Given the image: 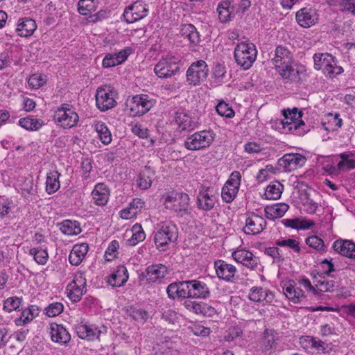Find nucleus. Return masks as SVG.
Wrapping results in <instances>:
<instances>
[{"label": "nucleus", "instance_id": "f257e3e1", "mask_svg": "<svg viewBox=\"0 0 355 355\" xmlns=\"http://www.w3.org/2000/svg\"><path fill=\"white\" fill-rule=\"evenodd\" d=\"M271 63L278 74L284 79L295 80L298 71L293 67V53L284 46L276 47L271 56Z\"/></svg>", "mask_w": 355, "mask_h": 355}, {"label": "nucleus", "instance_id": "f03ea898", "mask_svg": "<svg viewBox=\"0 0 355 355\" xmlns=\"http://www.w3.org/2000/svg\"><path fill=\"white\" fill-rule=\"evenodd\" d=\"M178 236V228L175 224L162 222L154 232V242L158 249L165 250L171 243L177 240Z\"/></svg>", "mask_w": 355, "mask_h": 355}, {"label": "nucleus", "instance_id": "7ed1b4c3", "mask_svg": "<svg viewBox=\"0 0 355 355\" xmlns=\"http://www.w3.org/2000/svg\"><path fill=\"white\" fill-rule=\"evenodd\" d=\"M189 196L184 192L171 191L163 196V204L166 209L183 216L188 214L189 207Z\"/></svg>", "mask_w": 355, "mask_h": 355}, {"label": "nucleus", "instance_id": "20e7f679", "mask_svg": "<svg viewBox=\"0 0 355 355\" xmlns=\"http://www.w3.org/2000/svg\"><path fill=\"white\" fill-rule=\"evenodd\" d=\"M284 119L282 121L283 129L295 135H304L306 132V126L302 121V112L298 111L297 108L283 110Z\"/></svg>", "mask_w": 355, "mask_h": 355}, {"label": "nucleus", "instance_id": "39448f33", "mask_svg": "<svg viewBox=\"0 0 355 355\" xmlns=\"http://www.w3.org/2000/svg\"><path fill=\"white\" fill-rule=\"evenodd\" d=\"M53 120L58 126L69 129L77 125L79 116L71 105L64 103L55 111Z\"/></svg>", "mask_w": 355, "mask_h": 355}, {"label": "nucleus", "instance_id": "423d86ee", "mask_svg": "<svg viewBox=\"0 0 355 355\" xmlns=\"http://www.w3.org/2000/svg\"><path fill=\"white\" fill-rule=\"evenodd\" d=\"M297 284L315 295H319V293L331 292L335 287L334 281L329 280L321 275H318V276L315 275L313 277V284H312L311 281L306 277L299 279Z\"/></svg>", "mask_w": 355, "mask_h": 355}, {"label": "nucleus", "instance_id": "0eeeda50", "mask_svg": "<svg viewBox=\"0 0 355 355\" xmlns=\"http://www.w3.org/2000/svg\"><path fill=\"white\" fill-rule=\"evenodd\" d=\"M257 58V50L252 43L241 42L234 49V58L238 65L243 69H248Z\"/></svg>", "mask_w": 355, "mask_h": 355}, {"label": "nucleus", "instance_id": "6e6552de", "mask_svg": "<svg viewBox=\"0 0 355 355\" xmlns=\"http://www.w3.org/2000/svg\"><path fill=\"white\" fill-rule=\"evenodd\" d=\"M214 133L210 130H201L188 137L184 143L189 150H199L210 146L214 139Z\"/></svg>", "mask_w": 355, "mask_h": 355}, {"label": "nucleus", "instance_id": "1a4fd4ad", "mask_svg": "<svg viewBox=\"0 0 355 355\" xmlns=\"http://www.w3.org/2000/svg\"><path fill=\"white\" fill-rule=\"evenodd\" d=\"M180 60L171 55L162 58L154 67L155 74L161 78H168L179 71Z\"/></svg>", "mask_w": 355, "mask_h": 355}, {"label": "nucleus", "instance_id": "9d476101", "mask_svg": "<svg viewBox=\"0 0 355 355\" xmlns=\"http://www.w3.org/2000/svg\"><path fill=\"white\" fill-rule=\"evenodd\" d=\"M87 280L84 273L76 272L73 279L67 285L66 293L71 302H79L86 293Z\"/></svg>", "mask_w": 355, "mask_h": 355}, {"label": "nucleus", "instance_id": "9b49d317", "mask_svg": "<svg viewBox=\"0 0 355 355\" xmlns=\"http://www.w3.org/2000/svg\"><path fill=\"white\" fill-rule=\"evenodd\" d=\"M241 175L239 171H233L221 190L222 200L231 203L236 197L241 185Z\"/></svg>", "mask_w": 355, "mask_h": 355}, {"label": "nucleus", "instance_id": "f8f14e48", "mask_svg": "<svg viewBox=\"0 0 355 355\" xmlns=\"http://www.w3.org/2000/svg\"><path fill=\"white\" fill-rule=\"evenodd\" d=\"M209 69L207 63L202 60L193 62L187 71V79L191 85H198L206 80Z\"/></svg>", "mask_w": 355, "mask_h": 355}, {"label": "nucleus", "instance_id": "ddd939ff", "mask_svg": "<svg viewBox=\"0 0 355 355\" xmlns=\"http://www.w3.org/2000/svg\"><path fill=\"white\" fill-rule=\"evenodd\" d=\"M148 12V5L144 1H137L125 8L123 16L125 21L130 24L144 19Z\"/></svg>", "mask_w": 355, "mask_h": 355}, {"label": "nucleus", "instance_id": "4468645a", "mask_svg": "<svg viewBox=\"0 0 355 355\" xmlns=\"http://www.w3.org/2000/svg\"><path fill=\"white\" fill-rule=\"evenodd\" d=\"M96 106L101 111H106L114 107L116 102L113 88L108 85L98 88L96 94Z\"/></svg>", "mask_w": 355, "mask_h": 355}, {"label": "nucleus", "instance_id": "2eb2a0df", "mask_svg": "<svg viewBox=\"0 0 355 355\" xmlns=\"http://www.w3.org/2000/svg\"><path fill=\"white\" fill-rule=\"evenodd\" d=\"M176 130L180 132H190L198 128L197 119L184 110L175 112L173 121Z\"/></svg>", "mask_w": 355, "mask_h": 355}, {"label": "nucleus", "instance_id": "dca6fc26", "mask_svg": "<svg viewBox=\"0 0 355 355\" xmlns=\"http://www.w3.org/2000/svg\"><path fill=\"white\" fill-rule=\"evenodd\" d=\"M76 331L80 338L94 341L98 340L101 334L106 332V327L94 324L80 323L76 326Z\"/></svg>", "mask_w": 355, "mask_h": 355}, {"label": "nucleus", "instance_id": "f3484780", "mask_svg": "<svg viewBox=\"0 0 355 355\" xmlns=\"http://www.w3.org/2000/svg\"><path fill=\"white\" fill-rule=\"evenodd\" d=\"M155 100L146 94L136 95L130 104V112L133 116H141L147 113L155 104Z\"/></svg>", "mask_w": 355, "mask_h": 355}, {"label": "nucleus", "instance_id": "a211bd4d", "mask_svg": "<svg viewBox=\"0 0 355 355\" xmlns=\"http://www.w3.org/2000/svg\"><path fill=\"white\" fill-rule=\"evenodd\" d=\"M319 11L312 7L300 9L295 15L296 21L302 28H310L319 21Z\"/></svg>", "mask_w": 355, "mask_h": 355}, {"label": "nucleus", "instance_id": "6ab92c4d", "mask_svg": "<svg viewBox=\"0 0 355 355\" xmlns=\"http://www.w3.org/2000/svg\"><path fill=\"white\" fill-rule=\"evenodd\" d=\"M214 268L217 277L227 282H232L236 279V268L223 260H217L214 262Z\"/></svg>", "mask_w": 355, "mask_h": 355}, {"label": "nucleus", "instance_id": "aec40b11", "mask_svg": "<svg viewBox=\"0 0 355 355\" xmlns=\"http://www.w3.org/2000/svg\"><path fill=\"white\" fill-rule=\"evenodd\" d=\"M265 218L254 213H250L245 219V226L243 231L247 234H258L266 227Z\"/></svg>", "mask_w": 355, "mask_h": 355}, {"label": "nucleus", "instance_id": "412c9836", "mask_svg": "<svg viewBox=\"0 0 355 355\" xmlns=\"http://www.w3.org/2000/svg\"><path fill=\"white\" fill-rule=\"evenodd\" d=\"M232 257L237 263L250 270H254L257 266L258 258L252 252L245 248L236 249L232 252Z\"/></svg>", "mask_w": 355, "mask_h": 355}, {"label": "nucleus", "instance_id": "4be33fe9", "mask_svg": "<svg viewBox=\"0 0 355 355\" xmlns=\"http://www.w3.org/2000/svg\"><path fill=\"white\" fill-rule=\"evenodd\" d=\"M305 162V157L299 153L286 154L278 162L279 165L288 171H291L302 166Z\"/></svg>", "mask_w": 355, "mask_h": 355}, {"label": "nucleus", "instance_id": "5701e85b", "mask_svg": "<svg viewBox=\"0 0 355 355\" xmlns=\"http://www.w3.org/2000/svg\"><path fill=\"white\" fill-rule=\"evenodd\" d=\"M217 201V196L213 189L202 188L198 196V207L199 209L209 211L214 208Z\"/></svg>", "mask_w": 355, "mask_h": 355}, {"label": "nucleus", "instance_id": "b1692460", "mask_svg": "<svg viewBox=\"0 0 355 355\" xmlns=\"http://www.w3.org/2000/svg\"><path fill=\"white\" fill-rule=\"evenodd\" d=\"M49 333L51 340L60 345L67 346L71 340V334L62 324L51 323Z\"/></svg>", "mask_w": 355, "mask_h": 355}, {"label": "nucleus", "instance_id": "393cba45", "mask_svg": "<svg viewBox=\"0 0 355 355\" xmlns=\"http://www.w3.org/2000/svg\"><path fill=\"white\" fill-rule=\"evenodd\" d=\"M283 293L292 302L297 304L305 298L304 292L297 287L294 281L289 280L282 282Z\"/></svg>", "mask_w": 355, "mask_h": 355}, {"label": "nucleus", "instance_id": "a878e982", "mask_svg": "<svg viewBox=\"0 0 355 355\" xmlns=\"http://www.w3.org/2000/svg\"><path fill=\"white\" fill-rule=\"evenodd\" d=\"M339 254L351 259H355V243L350 240L337 239L332 245Z\"/></svg>", "mask_w": 355, "mask_h": 355}, {"label": "nucleus", "instance_id": "bb28decb", "mask_svg": "<svg viewBox=\"0 0 355 355\" xmlns=\"http://www.w3.org/2000/svg\"><path fill=\"white\" fill-rule=\"evenodd\" d=\"M132 50L129 48L120 51L116 53L107 54L102 61L105 68L115 67L125 62L131 54Z\"/></svg>", "mask_w": 355, "mask_h": 355}, {"label": "nucleus", "instance_id": "cd10ccee", "mask_svg": "<svg viewBox=\"0 0 355 355\" xmlns=\"http://www.w3.org/2000/svg\"><path fill=\"white\" fill-rule=\"evenodd\" d=\"M168 273V268L163 264H154L148 266L143 275L149 283H153L163 279Z\"/></svg>", "mask_w": 355, "mask_h": 355}, {"label": "nucleus", "instance_id": "c85d7f7f", "mask_svg": "<svg viewBox=\"0 0 355 355\" xmlns=\"http://www.w3.org/2000/svg\"><path fill=\"white\" fill-rule=\"evenodd\" d=\"M110 196V189L103 183L96 184L92 192L93 202L98 206H105L109 200Z\"/></svg>", "mask_w": 355, "mask_h": 355}, {"label": "nucleus", "instance_id": "c756f323", "mask_svg": "<svg viewBox=\"0 0 355 355\" xmlns=\"http://www.w3.org/2000/svg\"><path fill=\"white\" fill-rule=\"evenodd\" d=\"M128 279L127 268L123 266H119L107 279V283L112 287H120L124 285Z\"/></svg>", "mask_w": 355, "mask_h": 355}, {"label": "nucleus", "instance_id": "7c9ffc66", "mask_svg": "<svg viewBox=\"0 0 355 355\" xmlns=\"http://www.w3.org/2000/svg\"><path fill=\"white\" fill-rule=\"evenodd\" d=\"M39 313L40 309L37 306L30 305L21 311L19 317L15 319V324L18 327L26 326L38 316Z\"/></svg>", "mask_w": 355, "mask_h": 355}, {"label": "nucleus", "instance_id": "2f4dec72", "mask_svg": "<svg viewBox=\"0 0 355 355\" xmlns=\"http://www.w3.org/2000/svg\"><path fill=\"white\" fill-rule=\"evenodd\" d=\"M88 250L89 245L86 243L74 245L69 255V263L78 266L84 260Z\"/></svg>", "mask_w": 355, "mask_h": 355}, {"label": "nucleus", "instance_id": "473e14b6", "mask_svg": "<svg viewBox=\"0 0 355 355\" xmlns=\"http://www.w3.org/2000/svg\"><path fill=\"white\" fill-rule=\"evenodd\" d=\"M249 299L254 302L265 301L266 303L270 304L273 301L274 294L268 289L254 286L250 290Z\"/></svg>", "mask_w": 355, "mask_h": 355}, {"label": "nucleus", "instance_id": "72a5a7b5", "mask_svg": "<svg viewBox=\"0 0 355 355\" xmlns=\"http://www.w3.org/2000/svg\"><path fill=\"white\" fill-rule=\"evenodd\" d=\"M144 202L139 198L133 199L128 205L120 211V217L125 220L133 218L141 211Z\"/></svg>", "mask_w": 355, "mask_h": 355}, {"label": "nucleus", "instance_id": "f704fd0d", "mask_svg": "<svg viewBox=\"0 0 355 355\" xmlns=\"http://www.w3.org/2000/svg\"><path fill=\"white\" fill-rule=\"evenodd\" d=\"M288 209L289 206L286 203H275L267 205L264 208L265 216L269 220H274L282 218Z\"/></svg>", "mask_w": 355, "mask_h": 355}, {"label": "nucleus", "instance_id": "c9c22d12", "mask_svg": "<svg viewBox=\"0 0 355 355\" xmlns=\"http://www.w3.org/2000/svg\"><path fill=\"white\" fill-rule=\"evenodd\" d=\"M37 28L35 20L31 18H23L19 20L16 31L21 37H29Z\"/></svg>", "mask_w": 355, "mask_h": 355}, {"label": "nucleus", "instance_id": "e433bc0d", "mask_svg": "<svg viewBox=\"0 0 355 355\" xmlns=\"http://www.w3.org/2000/svg\"><path fill=\"white\" fill-rule=\"evenodd\" d=\"M191 298L207 299L210 296V290L207 285L201 281L191 280Z\"/></svg>", "mask_w": 355, "mask_h": 355}, {"label": "nucleus", "instance_id": "4c0bfd02", "mask_svg": "<svg viewBox=\"0 0 355 355\" xmlns=\"http://www.w3.org/2000/svg\"><path fill=\"white\" fill-rule=\"evenodd\" d=\"M279 334L275 330L266 329L262 340V347L265 352L275 349L279 342Z\"/></svg>", "mask_w": 355, "mask_h": 355}, {"label": "nucleus", "instance_id": "58836bf2", "mask_svg": "<svg viewBox=\"0 0 355 355\" xmlns=\"http://www.w3.org/2000/svg\"><path fill=\"white\" fill-rule=\"evenodd\" d=\"M219 20L222 23H226L234 17L235 12L234 7L229 1L219 3L217 7Z\"/></svg>", "mask_w": 355, "mask_h": 355}, {"label": "nucleus", "instance_id": "ea45409f", "mask_svg": "<svg viewBox=\"0 0 355 355\" xmlns=\"http://www.w3.org/2000/svg\"><path fill=\"white\" fill-rule=\"evenodd\" d=\"M180 34L184 39H187L191 44L196 45L200 42L199 33L196 27L191 24L182 25Z\"/></svg>", "mask_w": 355, "mask_h": 355}, {"label": "nucleus", "instance_id": "a19ab883", "mask_svg": "<svg viewBox=\"0 0 355 355\" xmlns=\"http://www.w3.org/2000/svg\"><path fill=\"white\" fill-rule=\"evenodd\" d=\"M340 161L338 163V169L340 171H347L355 168V158L354 153L345 152L339 155Z\"/></svg>", "mask_w": 355, "mask_h": 355}, {"label": "nucleus", "instance_id": "79ce46f5", "mask_svg": "<svg viewBox=\"0 0 355 355\" xmlns=\"http://www.w3.org/2000/svg\"><path fill=\"white\" fill-rule=\"evenodd\" d=\"M93 127L97 132L99 139L103 144L108 145L111 143L112 134L105 123L99 121H96Z\"/></svg>", "mask_w": 355, "mask_h": 355}, {"label": "nucleus", "instance_id": "37998d69", "mask_svg": "<svg viewBox=\"0 0 355 355\" xmlns=\"http://www.w3.org/2000/svg\"><path fill=\"white\" fill-rule=\"evenodd\" d=\"M60 173L57 171H53L47 174L46 180V191L49 194L55 193L60 187Z\"/></svg>", "mask_w": 355, "mask_h": 355}, {"label": "nucleus", "instance_id": "c03bdc74", "mask_svg": "<svg viewBox=\"0 0 355 355\" xmlns=\"http://www.w3.org/2000/svg\"><path fill=\"white\" fill-rule=\"evenodd\" d=\"M18 124L27 130L36 131L42 127L44 121L42 119L29 116L21 118L18 121Z\"/></svg>", "mask_w": 355, "mask_h": 355}, {"label": "nucleus", "instance_id": "a18cd8bd", "mask_svg": "<svg viewBox=\"0 0 355 355\" xmlns=\"http://www.w3.org/2000/svg\"><path fill=\"white\" fill-rule=\"evenodd\" d=\"M211 85L217 87L225 83L226 79V69L224 65L217 64L214 66L211 71Z\"/></svg>", "mask_w": 355, "mask_h": 355}, {"label": "nucleus", "instance_id": "49530a36", "mask_svg": "<svg viewBox=\"0 0 355 355\" xmlns=\"http://www.w3.org/2000/svg\"><path fill=\"white\" fill-rule=\"evenodd\" d=\"M60 230L68 236L78 235L81 232L80 223L76 220H64L60 223Z\"/></svg>", "mask_w": 355, "mask_h": 355}, {"label": "nucleus", "instance_id": "de8ad7c7", "mask_svg": "<svg viewBox=\"0 0 355 355\" xmlns=\"http://www.w3.org/2000/svg\"><path fill=\"white\" fill-rule=\"evenodd\" d=\"M130 231L132 232L131 237L127 240L129 245L135 246L146 239V234L141 224H135Z\"/></svg>", "mask_w": 355, "mask_h": 355}, {"label": "nucleus", "instance_id": "09e8293b", "mask_svg": "<svg viewBox=\"0 0 355 355\" xmlns=\"http://www.w3.org/2000/svg\"><path fill=\"white\" fill-rule=\"evenodd\" d=\"M283 190V184L277 181L272 182L266 188L264 195L268 200H277L281 197Z\"/></svg>", "mask_w": 355, "mask_h": 355}, {"label": "nucleus", "instance_id": "8fccbe9b", "mask_svg": "<svg viewBox=\"0 0 355 355\" xmlns=\"http://www.w3.org/2000/svg\"><path fill=\"white\" fill-rule=\"evenodd\" d=\"M314 68L316 70H324L329 63L334 62V56L328 53H316L313 55Z\"/></svg>", "mask_w": 355, "mask_h": 355}, {"label": "nucleus", "instance_id": "3c124183", "mask_svg": "<svg viewBox=\"0 0 355 355\" xmlns=\"http://www.w3.org/2000/svg\"><path fill=\"white\" fill-rule=\"evenodd\" d=\"M343 125V120L339 117L338 114H329L327 121H323L322 125L328 132L336 131Z\"/></svg>", "mask_w": 355, "mask_h": 355}, {"label": "nucleus", "instance_id": "603ef678", "mask_svg": "<svg viewBox=\"0 0 355 355\" xmlns=\"http://www.w3.org/2000/svg\"><path fill=\"white\" fill-rule=\"evenodd\" d=\"M152 174L153 173L150 172L149 168H146L145 170H144L139 176V178L137 180V186L141 189H148L151 187L152 184Z\"/></svg>", "mask_w": 355, "mask_h": 355}, {"label": "nucleus", "instance_id": "864d4df0", "mask_svg": "<svg viewBox=\"0 0 355 355\" xmlns=\"http://www.w3.org/2000/svg\"><path fill=\"white\" fill-rule=\"evenodd\" d=\"M29 254L40 265H44L49 259V254L46 250L40 248H33L29 250Z\"/></svg>", "mask_w": 355, "mask_h": 355}, {"label": "nucleus", "instance_id": "5fc2aeb1", "mask_svg": "<svg viewBox=\"0 0 355 355\" xmlns=\"http://www.w3.org/2000/svg\"><path fill=\"white\" fill-rule=\"evenodd\" d=\"M78 10L80 15H89L96 10L94 0H79Z\"/></svg>", "mask_w": 355, "mask_h": 355}, {"label": "nucleus", "instance_id": "6e6d98bb", "mask_svg": "<svg viewBox=\"0 0 355 355\" xmlns=\"http://www.w3.org/2000/svg\"><path fill=\"white\" fill-rule=\"evenodd\" d=\"M275 244L277 246L286 247L297 253L301 250L300 243L294 239L280 238L275 241Z\"/></svg>", "mask_w": 355, "mask_h": 355}, {"label": "nucleus", "instance_id": "4d7b16f0", "mask_svg": "<svg viewBox=\"0 0 355 355\" xmlns=\"http://www.w3.org/2000/svg\"><path fill=\"white\" fill-rule=\"evenodd\" d=\"M343 71V67L337 64V60L335 57H334V62L329 63L328 66L323 70L324 73L330 78L341 74Z\"/></svg>", "mask_w": 355, "mask_h": 355}, {"label": "nucleus", "instance_id": "13d9d810", "mask_svg": "<svg viewBox=\"0 0 355 355\" xmlns=\"http://www.w3.org/2000/svg\"><path fill=\"white\" fill-rule=\"evenodd\" d=\"M184 305L185 308L196 314H205L206 304L202 302H197L195 301L187 300Z\"/></svg>", "mask_w": 355, "mask_h": 355}, {"label": "nucleus", "instance_id": "bf43d9fd", "mask_svg": "<svg viewBox=\"0 0 355 355\" xmlns=\"http://www.w3.org/2000/svg\"><path fill=\"white\" fill-rule=\"evenodd\" d=\"M22 300L20 297L13 296L7 298L3 303V310L8 313L17 311L21 305Z\"/></svg>", "mask_w": 355, "mask_h": 355}, {"label": "nucleus", "instance_id": "052dcab7", "mask_svg": "<svg viewBox=\"0 0 355 355\" xmlns=\"http://www.w3.org/2000/svg\"><path fill=\"white\" fill-rule=\"evenodd\" d=\"M305 243L310 248L317 250H324L325 245L323 240L315 235L310 236L305 239Z\"/></svg>", "mask_w": 355, "mask_h": 355}, {"label": "nucleus", "instance_id": "680f3d73", "mask_svg": "<svg viewBox=\"0 0 355 355\" xmlns=\"http://www.w3.org/2000/svg\"><path fill=\"white\" fill-rule=\"evenodd\" d=\"M217 113L227 118H232L234 116L233 109L223 101H220L216 107Z\"/></svg>", "mask_w": 355, "mask_h": 355}, {"label": "nucleus", "instance_id": "e2e57ef3", "mask_svg": "<svg viewBox=\"0 0 355 355\" xmlns=\"http://www.w3.org/2000/svg\"><path fill=\"white\" fill-rule=\"evenodd\" d=\"M119 248V242L116 240L112 241L110 243V244L105 252V259L108 261H112L113 259H114L119 254V252H118Z\"/></svg>", "mask_w": 355, "mask_h": 355}, {"label": "nucleus", "instance_id": "0e129e2a", "mask_svg": "<svg viewBox=\"0 0 355 355\" xmlns=\"http://www.w3.org/2000/svg\"><path fill=\"white\" fill-rule=\"evenodd\" d=\"M179 298H191V280L178 282Z\"/></svg>", "mask_w": 355, "mask_h": 355}, {"label": "nucleus", "instance_id": "69168bd1", "mask_svg": "<svg viewBox=\"0 0 355 355\" xmlns=\"http://www.w3.org/2000/svg\"><path fill=\"white\" fill-rule=\"evenodd\" d=\"M28 83L30 87L37 89L46 83V78L42 74L35 73L30 76Z\"/></svg>", "mask_w": 355, "mask_h": 355}, {"label": "nucleus", "instance_id": "338daca9", "mask_svg": "<svg viewBox=\"0 0 355 355\" xmlns=\"http://www.w3.org/2000/svg\"><path fill=\"white\" fill-rule=\"evenodd\" d=\"M63 304L60 302H53L50 304L45 309V313L49 317H55L60 315L63 311Z\"/></svg>", "mask_w": 355, "mask_h": 355}, {"label": "nucleus", "instance_id": "774afa93", "mask_svg": "<svg viewBox=\"0 0 355 355\" xmlns=\"http://www.w3.org/2000/svg\"><path fill=\"white\" fill-rule=\"evenodd\" d=\"M304 211L309 214H313L316 212L318 208V203L313 199L307 197L303 202Z\"/></svg>", "mask_w": 355, "mask_h": 355}]
</instances>
